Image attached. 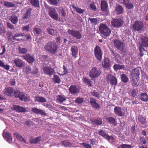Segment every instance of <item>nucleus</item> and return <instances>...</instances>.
<instances>
[{
  "instance_id": "obj_42",
  "label": "nucleus",
  "mask_w": 148,
  "mask_h": 148,
  "mask_svg": "<svg viewBox=\"0 0 148 148\" xmlns=\"http://www.w3.org/2000/svg\"><path fill=\"white\" fill-rule=\"evenodd\" d=\"M73 8L79 14L83 13L85 10L82 9L80 8L76 7L75 5H73L72 6Z\"/></svg>"
},
{
  "instance_id": "obj_18",
  "label": "nucleus",
  "mask_w": 148,
  "mask_h": 148,
  "mask_svg": "<svg viewBox=\"0 0 148 148\" xmlns=\"http://www.w3.org/2000/svg\"><path fill=\"white\" fill-rule=\"evenodd\" d=\"M108 4L106 1L104 0L101 1V8L102 11L104 12L108 11Z\"/></svg>"
},
{
  "instance_id": "obj_55",
  "label": "nucleus",
  "mask_w": 148,
  "mask_h": 148,
  "mask_svg": "<svg viewBox=\"0 0 148 148\" xmlns=\"http://www.w3.org/2000/svg\"><path fill=\"white\" fill-rule=\"evenodd\" d=\"M96 125H100L102 124V119L101 118H97L96 119Z\"/></svg>"
},
{
  "instance_id": "obj_12",
  "label": "nucleus",
  "mask_w": 148,
  "mask_h": 148,
  "mask_svg": "<svg viewBox=\"0 0 148 148\" xmlns=\"http://www.w3.org/2000/svg\"><path fill=\"white\" fill-rule=\"evenodd\" d=\"M69 92L71 94H74L78 93L79 91V89L76 85H72L69 88Z\"/></svg>"
},
{
  "instance_id": "obj_19",
  "label": "nucleus",
  "mask_w": 148,
  "mask_h": 148,
  "mask_svg": "<svg viewBox=\"0 0 148 148\" xmlns=\"http://www.w3.org/2000/svg\"><path fill=\"white\" fill-rule=\"evenodd\" d=\"M32 111L36 114H39L41 115L46 116L47 115L45 111L38 109L36 108H32Z\"/></svg>"
},
{
  "instance_id": "obj_47",
  "label": "nucleus",
  "mask_w": 148,
  "mask_h": 148,
  "mask_svg": "<svg viewBox=\"0 0 148 148\" xmlns=\"http://www.w3.org/2000/svg\"><path fill=\"white\" fill-rule=\"evenodd\" d=\"M138 90L135 89H132L130 91L131 95L133 97H135L137 95Z\"/></svg>"
},
{
  "instance_id": "obj_1",
  "label": "nucleus",
  "mask_w": 148,
  "mask_h": 148,
  "mask_svg": "<svg viewBox=\"0 0 148 148\" xmlns=\"http://www.w3.org/2000/svg\"><path fill=\"white\" fill-rule=\"evenodd\" d=\"M44 48L46 51L54 54L57 52L58 46L55 42L51 41L46 44Z\"/></svg>"
},
{
  "instance_id": "obj_36",
  "label": "nucleus",
  "mask_w": 148,
  "mask_h": 148,
  "mask_svg": "<svg viewBox=\"0 0 148 148\" xmlns=\"http://www.w3.org/2000/svg\"><path fill=\"white\" fill-rule=\"evenodd\" d=\"M29 98V97H26L25 94L23 92H21L19 96L18 97L21 101H24L25 102L27 101H29L28 98Z\"/></svg>"
},
{
  "instance_id": "obj_3",
  "label": "nucleus",
  "mask_w": 148,
  "mask_h": 148,
  "mask_svg": "<svg viewBox=\"0 0 148 148\" xmlns=\"http://www.w3.org/2000/svg\"><path fill=\"white\" fill-rule=\"evenodd\" d=\"M105 79L108 84L112 85H116L117 84V80L116 77L110 74H108L106 76Z\"/></svg>"
},
{
  "instance_id": "obj_8",
  "label": "nucleus",
  "mask_w": 148,
  "mask_h": 148,
  "mask_svg": "<svg viewBox=\"0 0 148 148\" xmlns=\"http://www.w3.org/2000/svg\"><path fill=\"white\" fill-rule=\"evenodd\" d=\"M143 27V23L138 21L135 22L133 25V28L134 31H139L142 29Z\"/></svg>"
},
{
  "instance_id": "obj_35",
  "label": "nucleus",
  "mask_w": 148,
  "mask_h": 148,
  "mask_svg": "<svg viewBox=\"0 0 148 148\" xmlns=\"http://www.w3.org/2000/svg\"><path fill=\"white\" fill-rule=\"evenodd\" d=\"M14 136H15L17 139L20 141L26 143V140L21 136L17 133H14L13 134Z\"/></svg>"
},
{
  "instance_id": "obj_44",
  "label": "nucleus",
  "mask_w": 148,
  "mask_h": 148,
  "mask_svg": "<svg viewBox=\"0 0 148 148\" xmlns=\"http://www.w3.org/2000/svg\"><path fill=\"white\" fill-rule=\"evenodd\" d=\"M66 98L61 95H58L57 96V99L60 102H62L66 100Z\"/></svg>"
},
{
  "instance_id": "obj_63",
  "label": "nucleus",
  "mask_w": 148,
  "mask_h": 148,
  "mask_svg": "<svg viewBox=\"0 0 148 148\" xmlns=\"http://www.w3.org/2000/svg\"><path fill=\"white\" fill-rule=\"evenodd\" d=\"M81 145L85 147L86 148H91L92 147L90 145L87 143H82Z\"/></svg>"
},
{
  "instance_id": "obj_30",
  "label": "nucleus",
  "mask_w": 148,
  "mask_h": 148,
  "mask_svg": "<svg viewBox=\"0 0 148 148\" xmlns=\"http://www.w3.org/2000/svg\"><path fill=\"white\" fill-rule=\"evenodd\" d=\"M71 51L72 52V56L73 57H76V56L78 53V49L77 47L73 46L71 49Z\"/></svg>"
},
{
  "instance_id": "obj_24",
  "label": "nucleus",
  "mask_w": 148,
  "mask_h": 148,
  "mask_svg": "<svg viewBox=\"0 0 148 148\" xmlns=\"http://www.w3.org/2000/svg\"><path fill=\"white\" fill-rule=\"evenodd\" d=\"M139 78H136V77H132V79L131 80V84L133 87H137L138 86L139 84L138 82V80Z\"/></svg>"
},
{
  "instance_id": "obj_45",
  "label": "nucleus",
  "mask_w": 148,
  "mask_h": 148,
  "mask_svg": "<svg viewBox=\"0 0 148 148\" xmlns=\"http://www.w3.org/2000/svg\"><path fill=\"white\" fill-rule=\"evenodd\" d=\"M103 137H104V138L106 139L109 141H110L111 140L112 142L113 141V137L112 136H109L106 133V134L104 135V136H103Z\"/></svg>"
},
{
  "instance_id": "obj_38",
  "label": "nucleus",
  "mask_w": 148,
  "mask_h": 148,
  "mask_svg": "<svg viewBox=\"0 0 148 148\" xmlns=\"http://www.w3.org/2000/svg\"><path fill=\"white\" fill-rule=\"evenodd\" d=\"M121 80L122 82L125 83L128 82L129 78L125 75L122 74L121 75Z\"/></svg>"
},
{
  "instance_id": "obj_62",
  "label": "nucleus",
  "mask_w": 148,
  "mask_h": 148,
  "mask_svg": "<svg viewBox=\"0 0 148 148\" xmlns=\"http://www.w3.org/2000/svg\"><path fill=\"white\" fill-rule=\"evenodd\" d=\"M63 69H64V73L63 75H66L69 72L67 69L66 67L64 65H63Z\"/></svg>"
},
{
  "instance_id": "obj_48",
  "label": "nucleus",
  "mask_w": 148,
  "mask_h": 148,
  "mask_svg": "<svg viewBox=\"0 0 148 148\" xmlns=\"http://www.w3.org/2000/svg\"><path fill=\"white\" fill-rule=\"evenodd\" d=\"M62 143L66 147H69L71 146L72 144L69 140H64L62 141Z\"/></svg>"
},
{
  "instance_id": "obj_58",
  "label": "nucleus",
  "mask_w": 148,
  "mask_h": 148,
  "mask_svg": "<svg viewBox=\"0 0 148 148\" xmlns=\"http://www.w3.org/2000/svg\"><path fill=\"white\" fill-rule=\"evenodd\" d=\"M7 27L10 29H14V26L11 23L9 22H8L7 23Z\"/></svg>"
},
{
  "instance_id": "obj_29",
  "label": "nucleus",
  "mask_w": 148,
  "mask_h": 148,
  "mask_svg": "<svg viewBox=\"0 0 148 148\" xmlns=\"http://www.w3.org/2000/svg\"><path fill=\"white\" fill-rule=\"evenodd\" d=\"M115 10L117 14H120L123 13L124 10L122 6L120 5H116Z\"/></svg>"
},
{
  "instance_id": "obj_37",
  "label": "nucleus",
  "mask_w": 148,
  "mask_h": 148,
  "mask_svg": "<svg viewBox=\"0 0 148 148\" xmlns=\"http://www.w3.org/2000/svg\"><path fill=\"white\" fill-rule=\"evenodd\" d=\"M113 68L115 71H117L118 70L124 69L125 68L123 65H120L119 64H115L113 66Z\"/></svg>"
},
{
  "instance_id": "obj_43",
  "label": "nucleus",
  "mask_w": 148,
  "mask_h": 148,
  "mask_svg": "<svg viewBox=\"0 0 148 148\" xmlns=\"http://www.w3.org/2000/svg\"><path fill=\"white\" fill-rule=\"evenodd\" d=\"M53 80L54 83H60L61 81L59 77L57 75H54L53 76Z\"/></svg>"
},
{
  "instance_id": "obj_27",
  "label": "nucleus",
  "mask_w": 148,
  "mask_h": 148,
  "mask_svg": "<svg viewBox=\"0 0 148 148\" xmlns=\"http://www.w3.org/2000/svg\"><path fill=\"white\" fill-rule=\"evenodd\" d=\"M41 140V136H39L36 138L31 137L29 140V142L31 144H36L40 142Z\"/></svg>"
},
{
  "instance_id": "obj_25",
  "label": "nucleus",
  "mask_w": 148,
  "mask_h": 148,
  "mask_svg": "<svg viewBox=\"0 0 148 148\" xmlns=\"http://www.w3.org/2000/svg\"><path fill=\"white\" fill-rule=\"evenodd\" d=\"M140 75V68H137L134 69L132 72V77H136L137 78H140L139 75Z\"/></svg>"
},
{
  "instance_id": "obj_15",
  "label": "nucleus",
  "mask_w": 148,
  "mask_h": 148,
  "mask_svg": "<svg viewBox=\"0 0 148 148\" xmlns=\"http://www.w3.org/2000/svg\"><path fill=\"white\" fill-rule=\"evenodd\" d=\"M141 42L140 46L148 47V38L145 36L142 37L141 39Z\"/></svg>"
},
{
  "instance_id": "obj_52",
  "label": "nucleus",
  "mask_w": 148,
  "mask_h": 148,
  "mask_svg": "<svg viewBox=\"0 0 148 148\" xmlns=\"http://www.w3.org/2000/svg\"><path fill=\"white\" fill-rule=\"evenodd\" d=\"M21 92L18 90H14L13 94L14 97L18 98V97L19 96Z\"/></svg>"
},
{
  "instance_id": "obj_9",
  "label": "nucleus",
  "mask_w": 148,
  "mask_h": 148,
  "mask_svg": "<svg viewBox=\"0 0 148 148\" xmlns=\"http://www.w3.org/2000/svg\"><path fill=\"white\" fill-rule=\"evenodd\" d=\"M114 46L117 49L121 51H123L124 46L123 43L120 40L115 39L113 42Z\"/></svg>"
},
{
  "instance_id": "obj_14",
  "label": "nucleus",
  "mask_w": 148,
  "mask_h": 148,
  "mask_svg": "<svg viewBox=\"0 0 148 148\" xmlns=\"http://www.w3.org/2000/svg\"><path fill=\"white\" fill-rule=\"evenodd\" d=\"M90 103L93 108L97 109L100 108L99 105L96 102V100L94 98L90 97Z\"/></svg>"
},
{
  "instance_id": "obj_10",
  "label": "nucleus",
  "mask_w": 148,
  "mask_h": 148,
  "mask_svg": "<svg viewBox=\"0 0 148 148\" xmlns=\"http://www.w3.org/2000/svg\"><path fill=\"white\" fill-rule=\"evenodd\" d=\"M49 16L52 18L56 21L58 20V12L54 8H51L49 9Z\"/></svg>"
},
{
  "instance_id": "obj_5",
  "label": "nucleus",
  "mask_w": 148,
  "mask_h": 148,
  "mask_svg": "<svg viewBox=\"0 0 148 148\" xmlns=\"http://www.w3.org/2000/svg\"><path fill=\"white\" fill-rule=\"evenodd\" d=\"M100 70L97 68L92 67L89 72V76L91 78H95L98 77L101 74Z\"/></svg>"
},
{
  "instance_id": "obj_28",
  "label": "nucleus",
  "mask_w": 148,
  "mask_h": 148,
  "mask_svg": "<svg viewBox=\"0 0 148 148\" xmlns=\"http://www.w3.org/2000/svg\"><path fill=\"white\" fill-rule=\"evenodd\" d=\"M14 62L16 66L19 67H23L24 65V62L21 59H16L14 60Z\"/></svg>"
},
{
  "instance_id": "obj_17",
  "label": "nucleus",
  "mask_w": 148,
  "mask_h": 148,
  "mask_svg": "<svg viewBox=\"0 0 148 148\" xmlns=\"http://www.w3.org/2000/svg\"><path fill=\"white\" fill-rule=\"evenodd\" d=\"M5 91L4 93L5 95L9 96H12L13 95L14 89L12 88L8 87L5 88Z\"/></svg>"
},
{
  "instance_id": "obj_40",
  "label": "nucleus",
  "mask_w": 148,
  "mask_h": 148,
  "mask_svg": "<svg viewBox=\"0 0 148 148\" xmlns=\"http://www.w3.org/2000/svg\"><path fill=\"white\" fill-rule=\"evenodd\" d=\"M3 2L4 5L8 8L13 7L15 6V4L10 2L6 1H4Z\"/></svg>"
},
{
  "instance_id": "obj_60",
  "label": "nucleus",
  "mask_w": 148,
  "mask_h": 148,
  "mask_svg": "<svg viewBox=\"0 0 148 148\" xmlns=\"http://www.w3.org/2000/svg\"><path fill=\"white\" fill-rule=\"evenodd\" d=\"M92 94L94 96L98 98H99V94L97 92L94 91L92 92Z\"/></svg>"
},
{
  "instance_id": "obj_56",
  "label": "nucleus",
  "mask_w": 148,
  "mask_h": 148,
  "mask_svg": "<svg viewBox=\"0 0 148 148\" xmlns=\"http://www.w3.org/2000/svg\"><path fill=\"white\" fill-rule=\"evenodd\" d=\"M29 25H27L23 27H22V30L23 31H25L26 32H28L29 31Z\"/></svg>"
},
{
  "instance_id": "obj_57",
  "label": "nucleus",
  "mask_w": 148,
  "mask_h": 148,
  "mask_svg": "<svg viewBox=\"0 0 148 148\" xmlns=\"http://www.w3.org/2000/svg\"><path fill=\"white\" fill-rule=\"evenodd\" d=\"M60 11L62 16L65 17L66 15V13L64 10L63 8H62L60 10Z\"/></svg>"
},
{
  "instance_id": "obj_50",
  "label": "nucleus",
  "mask_w": 148,
  "mask_h": 148,
  "mask_svg": "<svg viewBox=\"0 0 148 148\" xmlns=\"http://www.w3.org/2000/svg\"><path fill=\"white\" fill-rule=\"evenodd\" d=\"M88 20H90L91 23L96 25L98 23V19L97 18H89Z\"/></svg>"
},
{
  "instance_id": "obj_54",
  "label": "nucleus",
  "mask_w": 148,
  "mask_h": 148,
  "mask_svg": "<svg viewBox=\"0 0 148 148\" xmlns=\"http://www.w3.org/2000/svg\"><path fill=\"white\" fill-rule=\"evenodd\" d=\"M51 3L55 5H56L59 2V0H49Z\"/></svg>"
},
{
  "instance_id": "obj_6",
  "label": "nucleus",
  "mask_w": 148,
  "mask_h": 148,
  "mask_svg": "<svg viewBox=\"0 0 148 148\" xmlns=\"http://www.w3.org/2000/svg\"><path fill=\"white\" fill-rule=\"evenodd\" d=\"M111 23L113 27L119 28L123 25V21L120 18H114L112 20Z\"/></svg>"
},
{
  "instance_id": "obj_26",
  "label": "nucleus",
  "mask_w": 148,
  "mask_h": 148,
  "mask_svg": "<svg viewBox=\"0 0 148 148\" xmlns=\"http://www.w3.org/2000/svg\"><path fill=\"white\" fill-rule=\"evenodd\" d=\"M106 119L109 123L112 124L114 126H116V125L117 121L116 119L112 117H107Z\"/></svg>"
},
{
  "instance_id": "obj_7",
  "label": "nucleus",
  "mask_w": 148,
  "mask_h": 148,
  "mask_svg": "<svg viewBox=\"0 0 148 148\" xmlns=\"http://www.w3.org/2000/svg\"><path fill=\"white\" fill-rule=\"evenodd\" d=\"M67 32L69 35L77 39H80L82 37L81 33L78 30L69 29Z\"/></svg>"
},
{
  "instance_id": "obj_41",
  "label": "nucleus",
  "mask_w": 148,
  "mask_h": 148,
  "mask_svg": "<svg viewBox=\"0 0 148 148\" xmlns=\"http://www.w3.org/2000/svg\"><path fill=\"white\" fill-rule=\"evenodd\" d=\"M138 119L139 121L141 124H144L146 122V118L142 116H138Z\"/></svg>"
},
{
  "instance_id": "obj_13",
  "label": "nucleus",
  "mask_w": 148,
  "mask_h": 148,
  "mask_svg": "<svg viewBox=\"0 0 148 148\" xmlns=\"http://www.w3.org/2000/svg\"><path fill=\"white\" fill-rule=\"evenodd\" d=\"M23 57L29 63H32L35 61L34 57L28 53L23 56Z\"/></svg>"
},
{
  "instance_id": "obj_32",
  "label": "nucleus",
  "mask_w": 148,
  "mask_h": 148,
  "mask_svg": "<svg viewBox=\"0 0 148 148\" xmlns=\"http://www.w3.org/2000/svg\"><path fill=\"white\" fill-rule=\"evenodd\" d=\"M9 20L12 24H16L18 22V17L15 15H13L10 16Z\"/></svg>"
},
{
  "instance_id": "obj_4",
  "label": "nucleus",
  "mask_w": 148,
  "mask_h": 148,
  "mask_svg": "<svg viewBox=\"0 0 148 148\" xmlns=\"http://www.w3.org/2000/svg\"><path fill=\"white\" fill-rule=\"evenodd\" d=\"M94 55L96 59L101 61L102 60L103 53L102 50L98 45H97L94 48Z\"/></svg>"
},
{
  "instance_id": "obj_2",
  "label": "nucleus",
  "mask_w": 148,
  "mask_h": 148,
  "mask_svg": "<svg viewBox=\"0 0 148 148\" xmlns=\"http://www.w3.org/2000/svg\"><path fill=\"white\" fill-rule=\"evenodd\" d=\"M99 29L101 33L106 37L109 36L111 33L110 29L106 24H101Z\"/></svg>"
},
{
  "instance_id": "obj_21",
  "label": "nucleus",
  "mask_w": 148,
  "mask_h": 148,
  "mask_svg": "<svg viewBox=\"0 0 148 148\" xmlns=\"http://www.w3.org/2000/svg\"><path fill=\"white\" fill-rule=\"evenodd\" d=\"M13 109L16 112H25L26 111L25 108L18 105H14Z\"/></svg>"
},
{
  "instance_id": "obj_49",
  "label": "nucleus",
  "mask_w": 148,
  "mask_h": 148,
  "mask_svg": "<svg viewBox=\"0 0 148 148\" xmlns=\"http://www.w3.org/2000/svg\"><path fill=\"white\" fill-rule=\"evenodd\" d=\"M84 100V99L80 97H78L75 100L76 103L79 104L82 103Z\"/></svg>"
},
{
  "instance_id": "obj_20",
  "label": "nucleus",
  "mask_w": 148,
  "mask_h": 148,
  "mask_svg": "<svg viewBox=\"0 0 148 148\" xmlns=\"http://www.w3.org/2000/svg\"><path fill=\"white\" fill-rule=\"evenodd\" d=\"M103 67L106 69H108L110 68V62L107 58H104L103 61L102 63Z\"/></svg>"
},
{
  "instance_id": "obj_39",
  "label": "nucleus",
  "mask_w": 148,
  "mask_h": 148,
  "mask_svg": "<svg viewBox=\"0 0 148 148\" xmlns=\"http://www.w3.org/2000/svg\"><path fill=\"white\" fill-rule=\"evenodd\" d=\"M83 81L89 86H92V82L91 80L88 79L86 77H85L83 79Z\"/></svg>"
},
{
  "instance_id": "obj_34",
  "label": "nucleus",
  "mask_w": 148,
  "mask_h": 148,
  "mask_svg": "<svg viewBox=\"0 0 148 148\" xmlns=\"http://www.w3.org/2000/svg\"><path fill=\"white\" fill-rule=\"evenodd\" d=\"M140 99L143 101H148V96L145 93H142L141 94L140 97Z\"/></svg>"
},
{
  "instance_id": "obj_11",
  "label": "nucleus",
  "mask_w": 148,
  "mask_h": 148,
  "mask_svg": "<svg viewBox=\"0 0 148 148\" xmlns=\"http://www.w3.org/2000/svg\"><path fill=\"white\" fill-rule=\"evenodd\" d=\"M114 111L115 114L118 116H124L125 114V111H123L121 108L119 106H116L115 107Z\"/></svg>"
},
{
  "instance_id": "obj_22",
  "label": "nucleus",
  "mask_w": 148,
  "mask_h": 148,
  "mask_svg": "<svg viewBox=\"0 0 148 148\" xmlns=\"http://www.w3.org/2000/svg\"><path fill=\"white\" fill-rule=\"evenodd\" d=\"M3 136L9 143H12V138L11 134L9 132H6L5 134L3 133Z\"/></svg>"
},
{
  "instance_id": "obj_16",
  "label": "nucleus",
  "mask_w": 148,
  "mask_h": 148,
  "mask_svg": "<svg viewBox=\"0 0 148 148\" xmlns=\"http://www.w3.org/2000/svg\"><path fill=\"white\" fill-rule=\"evenodd\" d=\"M43 71L44 73L48 75H51L54 73V70L49 66L45 67L43 68Z\"/></svg>"
},
{
  "instance_id": "obj_59",
  "label": "nucleus",
  "mask_w": 148,
  "mask_h": 148,
  "mask_svg": "<svg viewBox=\"0 0 148 148\" xmlns=\"http://www.w3.org/2000/svg\"><path fill=\"white\" fill-rule=\"evenodd\" d=\"M47 31L49 33L52 35H54V30L53 29H47Z\"/></svg>"
},
{
  "instance_id": "obj_23",
  "label": "nucleus",
  "mask_w": 148,
  "mask_h": 148,
  "mask_svg": "<svg viewBox=\"0 0 148 148\" xmlns=\"http://www.w3.org/2000/svg\"><path fill=\"white\" fill-rule=\"evenodd\" d=\"M32 9V8H29L27 10L26 13L23 16V19L25 20H27L29 17L30 16L31 14Z\"/></svg>"
},
{
  "instance_id": "obj_51",
  "label": "nucleus",
  "mask_w": 148,
  "mask_h": 148,
  "mask_svg": "<svg viewBox=\"0 0 148 148\" xmlns=\"http://www.w3.org/2000/svg\"><path fill=\"white\" fill-rule=\"evenodd\" d=\"M139 50L140 52V57H142L144 55L143 51H146L145 49L142 46H140Z\"/></svg>"
},
{
  "instance_id": "obj_53",
  "label": "nucleus",
  "mask_w": 148,
  "mask_h": 148,
  "mask_svg": "<svg viewBox=\"0 0 148 148\" xmlns=\"http://www.w3.org/2000/svg\"><path fill=\"white\" fill-rule=\"evenodd\" d=\"M33 30L37 34H40L42 33L41 30L40 29L38 28L37 27H34L33 29Z\"/></svg>"
},
{
  "instance_id": "obj_61",
  "label": "nucleus",
  "mask_w": 148,
  "mask_h": 148,
  "mask_svg": "<svg viewBox=\"0 0 148 148\" xmlns=\"http://www.w3.org/2000/svg\"><path fill=\"white\" fill-rule=\"evenodd\" d=\"M122 148H131V146L129 145L123 144L121 145Z\"/></svg>"
},
{
  "instance_id": "obj_64",
  "label": "nucleus",
  "mask_w": 148,
  "mask_h": 148,
  "mask_svg": "<svg viewBox=\"0 0 148 148\" xmlns=\"http://www.w3.org/2000/svg\"><path fill=\"white\" fill-rule=\"evenodd\" d=\"M126 8L128 9H132L133 7V4L130 3L125 6Z\"/></svg>"
},
{
  "instance_id": "obj_33",
  "label": "nucleus",
  "mask_w": 148,
  "mask_h": 148,
  "mask_svg": "<svg viewBox=\"0 0 148 148\" xmlns=\"http://www.w3.org/2000/svg\"><path fill=\"white\" fill-rule=\"evenodd\" d=\"M32 6L35 8H39V1L38 0H28Z\"/></svg>"
},
{
  "instance_id": "obj_31",
  "label": "nucleus",
  "mask_w": 148,
  "mask_h": 148,
  "mask_svg": "<svg viewBox=\"0 0 148 148\" xmlns=\"http://www.w3.org/2000/svg\"><path fill=\"white\" fill-rule=\"evenodd\" d=\"M34 101L35 102L45 103L47 101V100L43 97L36 96L35 97Z\"/></svg>"
},
{
  "instance_id": "obj_46",
  "label": "nucleus",
  "mask_w": 148,
  "mask_h": 148,
  "mask_svg": "<svg viewBox=\"0 0 148 148\" xmlns=\"http://www.w3.org/2000/svg\"><path fill=\"white\" fill-rule=\"evenodd\" d=\"M19 52L22 54H25L27 52V49L25 48H21L20 47L18 48Z\"/></svg>"
}]
</instances>
